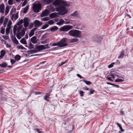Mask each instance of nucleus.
Returning a JSON list of instances; mask_svg holds the SVG:
<instances>
[{"instance_id": "obj_1", "label": "nucleus", "mask_w": 133, "mask_h": 133, "mask_svg": "<svg viewBox=\"0 0 133 133\" xmlns=\"http://www.w3.org/2000/svg\"><path fill=\"white\" fill-rule=\"evenodd\" d=\"M53 4L56 6V10L59 12L58 14L63 15L68 13V9L65 7L68 6L67 2L62 0H56L53 3Z\"/></svg>"}, {"instance_id": "obj_2", "label": "nucleus", "mask_w": 133, "mask_h": 133, "mask_svg": "<svg viewBox=\"0 0 133 133\" xmlns=\"http://www.w3.org/2000/svg\"><path fill=\"white\" fill-rule=\"evenodd\" d=\"M68 34L70 36L76 37H80L81 35V32L77 30H71L69 32Z\"/></svg>"}, {"instance_id": "obj_3", "label": "nucleus", "mask_w": 133, "mask_h": 133, "mask_svg": "<svg viewBox=\"0 0 133 133\" xmlns=\"http://www.w3.org/2000/svg\"><path fill=\"white\" fill-rule=\"evenodd\" d=\"M103 39V38L102 36L99 35H95L93 36L92 38L93 41L94 42L98 43H100Z\"/></svg>"}, {"instance_id": "obj_4", "label": "nucleus", "mask_w": 133, "mask_h": 133, "mask_svg": "<svg viewBox=\"0 0 133 133\" xmlns=\"http://www.w3.org/2000/svg\"><path fill=\"white\" fill-rule=\"evenodd\" d=\"M73 28V26L70 25H65L60 28L59 29L60 31L67 32Z\"/></svg>"}, {"instance_id": "obj_5", "label": "nucleus", "mask_w": 133, "mask_h": 133, "mask_svg": "<svg viewBox=\"0 0 133 133\" xmlns=\"http://www.w3.org/2000/svg\"><path fill=\"white\" fill-rule=\"evenodd\" d=\"M67 39L65 38H64L61 39L58 42L59 44V47H64L68 45L67 43H66Z\"/></svg>"}, {"instance_id": "obj_6", "label": "nucleus", "mask_w": 133, "mask_h": 133, "mask_svg": "<svg viewBox=\"0 0 133 133\" xmlns=\"http://www.w3.org/2000/svg\"><path fill=\"white\" fill-rule=\"evenodd\" d=\"M42 6L40 4L35 5L33 7V10L35 12H38L41 10Z\"/></svg>"}, {"instance_id": "obj_7", "label": "nucleus", "mask_w": 133, "mask_h": 133, "mask_svg": "<svg viewBox=\"0 0 133 133\" xmlns=\"http://www.w3.org/2000/svg\"><path fill=\"white\" fill-rule=\"evenodd\" d=\"M35 48L36 49L37 52L39 51H40L45 49V46L44 45H36Z\"/></svg>"}, {"instance_id": "obj_8", "label": "nucleus", "mask_w": 133, "mask_h": 133, "mask_svg": "<svg viewBox=\"0 0 133 133\" xmlns=\"http://www.w3.org/2000/svg\"><path fill=\"white\" fill-rule=\"evenodd\" d=\"M34 23L35 26L36 27L39 26L42 24V22L37 20H35Z\"/></svg>"}, {"instance_id": "obj_9", "label": "nucleus", "mask_w": 133, "mask_h": 133, "mask_svg": "<svg viewBox=\"0 0 133 133\" xmlns=\"http://www.w3.org/2000/svg\"><path fill=\"white\" fill-rule=\"evenodd\" d=\"M49 14V11L47 10H45L43 12L41 15V17H43L44 16H47Z\"/></svg>"}, {"instance_id": "obj_10", "label": "nucleus", "mask_w": 133, "mask_h": 133, "mask_svg": "<svg viewBox=\"0 0 133 133\" xmlns=\"http://www.w3.org/2000/svg\"><path fill=\"white\" fill-rule=\"evenodd\" d=\"M58 29V28L57 26H54L52 27L50 29H49L48 30H47L46 31H48L49 30H50V31H51L52 32H54L55 31H56Z\"/></svg>"}, {"instance_id": "obj_11", "label": "nucleus", "mask_w": 133, "mask_h": 133, "mask_svg": "<svg viewBox=\"0 0 133 133\" xmlns=\"http://www.w3.org/2000/svg\"><path fill=\"white\" fill-rule=\"evenodd\" d=\"M5 7L3 4L2 3L0 5V12L2 13L4 12Z\"/></svg>"}, {"instance_id": "obj_12", "label": "nucleus", "mask_w": 133, "mask_h": 133, "mask_svg": "<svg viewBox=\"0 0 133 133\" xmlns=\"http://www.w3.org/2000/svg\"><path fill=\"white\" fill-rule=\"evenodd\" d=\"M71 15L72 16L76 18H79V14L77 11H75L73 13L71 14Z\"/></svg>"}, {"instance_id": "obj_13", "label": "nucleus", "mask_w": 133, "mask_h": 133, "mask_svg": "<svg viewBox=\"0 0 133 133\" xmlns=\"http://www.w3.org/2000/svg\"><path fill=\"white\" fill-rule=\"evenodd\" d=\"M37 37L36 36H34L31 38V42L33 44H36L37 42L36 40Z\"/></svg>"}, {"instance_id": "obj_14", "label": "nucleus", "mask_w": 133, "mask_h": 133, "mask_svg": "<svg viewBox=\"0 0 133 133\" xmlns=\"http://www.w3.org/2000/svg\"><path fill=\"white\" fill-rule=\"evenodd\" d=\"M36 51V49H34L27 51V52L28 54L29 55L31 54H33L37 52Z\"/></svg>"}, {"instance_id": "obj_15", "label": "nucleus", "mask_w": 133, "mask_h": 133, "mask_svg": "<svg viewBox=\"0 0 133 133\" xmlns=\"http://www.w3.org/2000/svg\"><path fill=\"white\" fill-rule=\"evenodd\" d=\"M54 0H43V3L46 4H49L51 3Z\"/></svg>"}, {"instance_id": "obj_16", "label": "nucleus", "mask_w": 133, "mask_h": 133, "mask_svg": "<svg viewBox=\"0 0 133 133\" xmlns=\"http://www.w3.org/2000/svg\"><path fill=\"white\" fill-rule=\"evenodd\" d=\"M124 50H122L121 52V54L118 58L119 59L120 58H123L124 57Z\"/></svg>"}, {"instance_id": "obj_17", "label": "nucleus", "mask_w": 133, "mask_h": 133, "mask_svg": "<svg viewBox=\"0 0 133 133\" xmlns=\"http://www.w3.org/2000/svg\"><path fill=\"white\" fill-rule=\"evenodd\" d=\"M64 22V21L62 18L61 19L59 22H57L56 24L58 25H61L63 24Z\"/></svg>"}, {"instance_id": "obj_18", "label": "nucleus", "mask_w": 133, "mask_h": 133, "mask_svg": "<svg viewBox=\"0 0 133 133\" xmlns=\"http://www.w3.org/2000/svg\"><path fill=\"white\" fill-rule=\"evenodd\" d=\"M58 16L55 13H53L49 15V17L51 18H54L56 17H57Z\"/></svg>"}, {"instance_id": "obj_19", "label": "nucleus", "mask_w": 133, "mask_h": 133, "mask_svg": "<svg viewBox=\"0 0 133 133\" xmlns=\"http://www.w3.org/2000/svg\"><path fill=\"white\" fill-rule=\"evenodd\" d=\"M34 46L35 45H34L33 44L31 43V42H30L29 44L28 48L29 49H35L34 48Z\"/></svg>"}, {"instance_id": "obj_20", "label": "nucleus", "mask_w": 133, "mask_h": 133, "mask_svg": "<svg viewBox=\"0 0 133 133\" xmlns=\"http://www.w3.org/2000/svg\"><path fill=\"white\" fill-rule=\"evenodd\" d=\"M20 42L21 43L24 44H27L26 40L24 38H22L20 41Z\"/></svg>"}, {"instance_id": "obj_21", "label": "nucleus", "mask_w": 133, "mask_h": 133, "mask_svg": "<svg viewBox=\"0 0 133 133\" xmlns=\"http://www.w3.org/2000/svg\"><path fill=\"white\" fill-rule=\"evenodd\" d=\"M78 39L77 38H74L70 40V43H74L77 42Z\"/></svg>"}, {"instance_id": "obj_22", "label": "nucleus", "mask_w": 133, "mask_h": 133, "mask_svg": "<svg viewBox=\"0 0 133 133\" xmlns=\"http://www.w3.org/2000/svg\"><path fill=\"white\" fill-rule=\"evenodd\" d=\"M29 8V6L28 5L25 8H24L23 11V13L24 14H26L28 11Z\"/></svg>"}, {"instance_id": "obj_23", "label": "nucleus", "mask_w": 133, "mask_h": 133, "mask_svg": "<svg viewBox=\"0 0 133 133\" xmlns=\"http://www.w3.org/2000/svg\"><path fill=\"white\" fill-rule=\"evenodd\" d=\"M15 59L16 61H18L21 58V56L18 55H16L15 57Z\"/></svg>"}, {"instance_id": "obj_24", "label": "nucleus", "mask_w": 133, "mask_h": 133, "mask_svg": "<svg viewBox=\"0 0 133 133\" xmlns=\"http://www.w3.org/2000/svg\"><path fill=\"white\" fill-rule=\"evenodd\" d=\"M7 65L6 62H3L0 64V66L2 68L5 67Z\"/></svg>"}, {"instance_id": "obj_25", "label": "nucleus", "mask_w": 133, "mask_h": 133, "mask_svg": "<svg viewBox=\"0 0 133 133\" xmlns=\"http://www.w3.org/2000/svg\"><path fill=\"white\" fill-rule=\"evenodd\" d=\"M50 97L48 96L45 95L44 97V100L46 101H47L49 102L50 100L48 99H50Z\"/></svg>"}, {"instance_id": "obj_26", "label": "nucleus", "mask_w": 133, "mask_h": 133, "mask_svg": "<svg viewBox=\"0 0 133 133\" xmlns=\"http://www.w3.org/2000/svg\"><path fill=\"white\" fill-rule=\"evenodd\" d=\"M49 10L51 11H54V8L53 6L50 5L49 7Z\"/></svg>"}, {"instance_id": "obj_27", "label": "nucleus", "mask_w": 133, "mask_h": 133, "mask_svg": "<svg viewBox=\"0 0 133 133\" xmlns=\"http://www.w3.org/2000/svg\"><path fill=\"white\" fill-rule=\"evenodd\" d=\"M82 81L88 85H90L92 83L90 81H87L85 80H83Z\"/></svg>"}, {"instance_id": "obj_28", "label": "nucleus", "mask_w": 133, "mask_h": 133, "mask_svg": "<svg viewBox=\"0 0 133 133\" xmlns=\"http://www.w3.org/2000/svg\"><path fill=\"white\" fill-rule=\"evenodd\" d=\"M9 8L8 6H7L5 9V15H6L9 12Z\"/></svg>"}, {"instance_id": "obj_29", "label": "nucleus", "mask_w": 133, "mask_h": 133, "mask_svg": "<svg viewBox=\"0 0 133 133\" xmlns=\"http://www.w3.org/2000/svg\"><path fill=\"white\" fill-rule=\"evenodd\" d=\"M122 78L123 79H117L115 80V81L116 82H117L124 81V78Z\"/></svg>"}, {"instance_id": "obj_30", "label": "nucleus", "mask_w": 133, "mask_h": 133, "mask_svg": "<svg viewBox=\"0 0 133 133\" xmlns=\"http://www.w3.org/2000/svg\"><path fill=\"white\" fill-rule=\"evenodd\" d=\"M117 124L119 127V128L120 129H121V132H124V129L122 128L121 124L118 123H117Z\"/></svg>"}, {"instance_id": "obj_31", "label": "nucleus", "mask_w": 133, "mask_h": 133, "mask_svg": "<svg viewBox=\"0 0 133 133\" xmlns=\"http://www.w3.org/2000/svg\"><path fill=\"white\" fill-rule=\"evenodd\" d=\"M8 18H5L3 24L4 26V27H5L6 26V24L8 21Z\"/></svg>"}, {"instance_id": "obj_32", "label": "nucleus", "mask_w": 133, "mask_h": 133, "mask_svg": "<svg viewBox=\"0 0 133 133\" xmlns=\"http://www.w3.org/2000/svg\"><path fill=\"white\" fill-rule=\"evenodd\" d=\"M5 54V52L3 50H2L1 51V55L3 57L4 56Z\"/></svg>"}, {"instance_id": "obj_33", "label": "nucleus", "mask_w": 133, "mask_h": 133, "mask_svg": "<svg viewBox=\"0 0 133 133\" xmlns=\"http://www.w3.org/2000/svg\"><path fill=\"white\" fill-rule=\"evenodd\" d=\"M22 26H18L17 28V31L18 33H20V31L22 29Z\"/></svg>"}, {"instance_id": "obj_34", "label": "nucleus", "mask_w": 133, "mask_h": 133, "mask_svg": "<svg viewBox=\"0 0 133 133\" xmlns=\"http://www.w3.org/2000/svg\"><path fill=\"white\" fill-rule=\"evenodd\" d=\"M10 28H7L6 29V34L7 35L9 34L10 31Z\"/></svg>"}, {"instance_id": "obj_35", "label": "nucleus", "mask_w": 133, "mask_h": 133, "mask_svg": "<svg viewBox=\"0 0 133 133\" xmlns=\"http://www.w3.org/2000/svg\"><path fill=\"white\" fill-rule=\"evenodd\" d=\"M23 23V21L22 19L19 20L17 23V25L18 26Z\"/></svg>"}, {"instance_id": "obj_36", "label": "nucleus", "mask_w": 133, "mask_h": 133, "mask_svg": "<svg viewBox=\"0 0 133 133\" xmlns=\"http://www.w3.org/2000/svg\"><path fill=\"white\" fill-rule=\"evenodd\" d=\"M49 26V25L47 24H45L43 26L41 29H44L47 28Z\"/></svg>"}, {"instance_id": "obj_37", "label": "nucleus", "mask_w": 133, "mask_h": 133, "mask_svg": "<svg viewBox=\"0 0 133 133\" xmlns=\"http://www.w3.org/2000/svg\"><path fill=\"white\" fill-rule=\"evenodd\" d=\"M34 34V32L32 31L31 30L29 34V36L30 37H31L33 36Z\"/></svg>"}, {"instance_id": "obj_38", "label": "nucleus", "mask_w": 133, "mask_h": 133, "mask_svg": "<svg viewBox=\"0 0 133 133\" xmlns=\"http://www.w3.org/2000/svg\"><path fill=\"white\" fill-rule=\"evenodd\" d=\"M12 40L15 43V44H18V42L16 39L15 37H14V40Z\"/></svg>"}, {"instance_id": "obj_39", "label": "nucleus", "mask_w": 133, "mask_h": 133, "mask_svg": "<svg viewBox=\"0 0 133 133\" xmlns=\"http://www.w3.org/2000/svg\"><path fill=\"white\" fill-rule=\"evenodd\" d=\"M68 61L66 60L65 61L63 62H61L60 64H59L58 66L59 67L61 66H62L66 62H67Z\"/></svg>"}, {"instance_id": "obj_40", "label": "nucleus", "mask_w": 133, "mask_h": 133, "mask_svg": "<svg viewBox=\"0 0 133 133\" xmlns=\"http://www.w3.org/2000/svg\"><path fill=\"white\" fill-rule=\"evenodd\" d=\"M34 130L38 132V133H43V132L40 131L38 129H34Z\"/></svg>"}, {"instance_id": "obj_41", "label": "nucleus", "mask_w": 133, "mask_h": 133, "mask_svg": "<svg viewBox=\"0 0 133 133\" xmlns=\"http://www.w3.org/2000/svg\"><path fill=\"white\" fill-rule=\"evenodd\" d=\"M54 23V22L52 20L49 21L48 22V23L49 25H51Z\"/></svg>"}, {"instance_id": "obj_42", "label": "nucleus", "mask_w": 133, "mask_h": 133, "mask_svg": "<svg viewBox=\"0 0 133 133\" xmlns=\"http://www.w3.org/2000/svg\"><path fill=\"white\" fill-rule=\"evenodd\" d=\"M4 17L3 16H2L0 18V23L2 24L3 23V21L4 20Z\"/></svg>"}, {"instance_id": "obj_43", "label": "nucleus", "mask_w": 133, "mask_h": 133, "mask_svg": "<svg viewBox=\"0 0 133 133\" xmlns=\"http://www.w3.org/2000/svg\"><path fill=\"white\" fill-rule=\"evenodd\" d=\"M24 23H29V19L28 17H26L24 19Z\"/></svg>"}, {"instance_id": "obj_44", "label": "nucleus", "mask_w": 133, "mask_h": 133, "mask_svg": "<svg viewBox=\"0 0 133 133\" xmlns=\"http://www.w3.org/2000/svg\"><path fill=\"white\" fill-rule=\"evenodd\" d=\"M115 62H113L109 64L108 66V68H112L113 66L115 64Z\"/></svg>"}, {"instance_id": "obj_45", "label": "nucleus", "mask_w": 133, "mask_h": 133, "mask_svg": "<svg viewBox=\"0 0 133 133\" xmlns=\"http://www.w3.org/2000/svg\"><path fill=\"white\" fill-rule=\"evenodd\" d=\"M21 35H22L19 33H18V34L16 35V36L18 39H21Z\"/></svg>"}, {"instance_id": "obj_46", "label": "nucleus", "mask_w": 133, "mask_h": 133, "mask_svg": "<svg viewBox=\"0 0 133 133\" xmlns=\"http://www.w3.org/2000/svg\"><path fill=\"white\" fill-rule=\"evenodd\" d=\"M34 89L33 88H32V89H31L30 90V92H29V94L30 95L28 97H29L33 93H34Z\"/></svg>"}, {"instance_id": "obj_47", "label": "nucleus", "mask_w": 133, "mask_h": 133, "mask_svg": "<svg viewBox=\"0 0 133 133\" xmlns=\"http://www.w3.org/2000/svg\"><path fill=\"white\" fill-rule=\"evenodd\" d=\"M79 92L81 96L82 97L83 96V94L84 93V92H83L81 90L79 91Z\"/></svg>"}, {"instance_id": "obj_48", "label": "nucleus", "mask_w": 133, "mask_h": 133, "mask_svg": "<svg viewBox=\"0 0 133 133\" xmlns=\"http://www.w3.org/2000/svg\"><path fill=\"white\" fill-rule=\"evenodd\" d=\"M12 24V22L10 21L7 24L8 28H11V25Z\"/></svg>"}, {"instance_id": "obj_49", "label": "nucleus", "mask_w": 133, "mask_h": 133, "mask_svg": "<svg viewBox=\"0 0 133 133\" xmlns=\"http://www.w3.org/2000/svg\"><path fill=\"white\" fill-rule=\"evenodd\" d=\"M8 3L10 5H12L13 3V0H9Z\"/></svg>"}, {"instance_id": "obj_50", "label": "nucleus", "mask_w": 133, "mask_h": 133, "mask_svg": "<svg viewBox=\"0 0 133 133\" xmlns=\"http://www.w3.org/2000/svg\"><path fill=\"white\" fill-rule=\"evenodd\" d=\"M5 28H2L1 29V33L2 34H4L5 33Z\"/></svg>"}, {"instance_id": "obj_51", "label": "nucleus", "mask_w": 133, "mask_h": 133, "mask_svg": "<svg viewBox=\"0 0 133 133\" xmlns=\"http://www.w3.org/2000/svg\"><path fill=\"white\" fill-rule=\"evenodd\" d=\"M29 25V23H24V26L25 28H27Z\"/></svg>"}, {"instance_id": "obj_52", "label": "nucleus", "mask_w": 133, "mask_h": 133, "mask_svg": "<svg viewBox=\"0 0 133 133\" xmlns=\"http://www.w3.org/2000/svg\"><path fill=\"white\" fill-rule=\"evenodd\" d=\"M95 91V90H92V89H90L89 91V94H92L94 93V92Z\"/></svg>"}, {"instance_id": "obj_53", "label": "nucleus", "mask_w": 133, "mask_h": 133, "mask_svg": "<svg viewBox=\"0 0 133 133\" xmlns=\"http://www.w3.org/2000/svg\"><path fill=\"white\" fill-rule=\"evenodd\" d=\"M17 48L18 49H21L23 50V46L21 45L17 46Z\"/></svg>"}, {"instance_id": "obj_54", "label": "nucleus", "mask_w": 133, "mask_h": 133, "mask_svg": "<svg viewBox=\"0 0 133 133\" xmlns=\"http://www.w3.org/2000/svg\"><path fill=\"white\" fill-rule=\"evenodd\" d=\"M19 33L22 35L23 36L25 34V31H24L23 30H22L21 32Z\"/></svg>"}, {"instance_id": "obj_55", "label": "nucleus", "mask_w": 133, "mask_h": 133, "mask_svg": "<svg viewBox=\"0 0 133 133\" xmlns=\"http://www.w3.org/2000/svg\"><path fill=\"white\" fill-rule=\"evenodd\" d=\"M58 43V42H57V43H54L52 44V46H56L58 45V46L59 47V44Z\"/></svg>"}, {"instance_id": "obj_56", "label": "nucleus", "mask_w": 133, "mask_h": 133, "mask_svg": "<svg viewBox=\"0 0 133 133\" xmlns=\"http://www.w3.org/2000/svg\"><path fill=\"white\" fill-rule=\"evenodd\" d=\"M15 27V26H14V29H13V33H14V35L15 36V35L16 34V28L17 27V26H16L15 29H14Z\"/></svg>"}, {"instance_id": "obj_57", "label": "nucleus", "mask_w": 133, "mask_h": 133, "mask_svg": "<svg viewBox=\"0 0 133 133\" xmlns=\"http://www.w3.org/2000/svg\"><path fill=\"white\" fill-rule=\"evenodd\" d=\"M49 18L48 17H45L43 18L42 20L44 21H46L48 20Z\"/></svg>"}, {"instance_id": "obj_58", "label": "nucleus", "mask_w": 133, "mask_h": 133, "mask_svg": "<svg viewBox=\"0 0 133 133\" xmlns=\"http://www.w3.org/2000/svg\"><path fill=\"white\" fill-rule=\"evenodd\" d=\"M34 93L35 95L41 94L42 93V92L39 91H35L34 92Z\"/></svg>"}, {"instance_id": "obj_59", "label": "nucleus", "mask_w": 133, "mask_h": 133, "mask_svg": "<svg viewBox=\"0 0 133 133\" xmlns=\"http://www.w3.org/2000/svg\"><path fill=\"white\" fill-rule=\"evenodd\" d=\"M34 23H31L30 24L29 26V29H31L32 28L34 25Z\"/></svg>"}, {"instance_id": "obj_60", "label": "nucleus", "mask_w": 133, "mask_h": 133, "mask_svg": "<svg viewBox=\"0 0 133 133\" xmlns=\"http://www.w3.org/2000/svg\"><path fill=\"white\" fill-rule=\"evenodd\" d=\"M16 61L13 59H11L10 60V62L12 64H13Z\"/></svg>"}, {"instance_id": "obj_61", "label": "nucleus", "mask_w": 133, "mask_h": 133, "mask_svg": "<svg viewBox=\"0 0 133 133\" xmlns=\"http://www.w3.org/2000/svg\"><path fill=\"white\" fill-rule=\"evenodd\" d=\"M27 3V1L26 0L23 3L22 5V6H24Z\"/></svg>"}, {"instance_id": "obj_62", "label": "nucleus", "mask_w": 133, "mask_h": 133, "mask_svg": "<svg viewBox=\"0 0 133 133\" xmlns=\"http://www.w3.org/2000/svg\"><path fill=\"white\" fill-rule=\"evenodd\" d=\"M77 76L80 79L82 78H84V77H82L80 75L78 74H77Z\"/></svg>"}, {"instance_id": "obj_63", "label": "nucleus", "mask_w": 133, "mask_h": 133, "mask_svg": "<svg viewBox=\"0 0 133 133\" xmlns=\"http://www.w3.org/2000/svg\"><path fill=\"white\" fill-rule=\"evenodd\" d=\"M115 63V64L116 65H119L120 64V61L118 60H117L116 62Z\"/></svg>"}, {"instance_id": "obj_64", "label": "nucleus", "mask_w": 133, "mask_h": 133, "mask_svg": "<svg viewBox=\"0 0 133 133\" xmlns=\"http://www.w3.org/2000/svg\"><path fill=\"white\" fill-rule=\"evenodd\" d=\"M18 18V14H16L15 15L14 18L15 20L17 19Z\"/></svg>"}]
</instances>
